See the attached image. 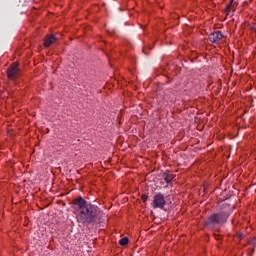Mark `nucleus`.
Returning a JSON list of instances; mask_svg holds the SVG:
<instances>
[{
	"mask_svg": "<svg viewBox=\"0 0 256 256\" xmlns=\"http://www.w3.org/2000/svg\"><path fill=\"white\" fill-rule=\"evenodd\" d=\"M74 205L79 207L76 216L77 222L82 225H89L93 223L97 217V206L86 202L85 199L78 197L74 200Z\"/></svg>",
	"mask_w": 256,
	"mask_h": 256,
	"instance_id": "obj_1",
	"label": "nucleus"
},
{
	"mask_svg": "<svg viewBox=\"0 0 256 256\" xmlns=\"http://www.w3.org/2000/svg\"><path fill=\"white\" fill-rule=\"evenodd\" d=\"M227 217H229V214L225 212H222L220 214H213L207 219L205 225L207 227H215V225L225 223L227 221Z\"/></svg>",
	"mask_w": 256,
	"mask_h": 256,
	"instance_id": "obj_2",
	"label": "nucleus"
},
{
	"mask_svg": "<svg viewBox=\"0 0 256 256\" xmlns=\"http://www.w3.org/2000/svg\"><path fill=\"white\" fill-rule=\"evenodd\" d=\"M152 205L154 209H163V207H165V197L163 196V194L159 193L154 196Z\"/></svg>",
	"mask_w": 256,
	"mask_h": 256,
	"instance_id": "obj_3",
	"label": "nucleus"
},
{
	"mask_svg": "<svg viewBox=\"0 0 256 256\" xmlns=\"http://www.w3.org/2000/svg\"><path fill=\"white\" fill-rule=\"evenodd\" d=\"M19 75V65L18 64H12L10 68L8 69V77L9 79H15Z\"/></svg>",
	"mask_w": 256,
	"mask_h": 256,
	"instance_id": "obj_4",
	"label": "nucleus"
},
{
	"mask_svg": "<svg viewBox=\"0 0 256 256\" xmlns=\"http://www.w3.org/2000/svg\"><path fill=\"white\" fill-rule=\"evenodd\" d=\"M208 39L210 43H219L221 39H223V34L220 31L213 32L209 34Z\"/></svg>",
	"mask_w": 256,
	"mask_h": 256,
	"instance_id": "obj_5",
	"label": "nucleus"
},
{
	"mask_svg": "<svg viewBox=\"0 0 256 256\" xmlns=\"http://www.w3.org/2000/svg\"><path fill=\"white\" fill-rule=\"evenodd\" d=\"M55 41H57V38L55 37V35H47L44 38V47H51V45H53Z\"/></svg>",
	"mask_w": 256,
	"mask_h": 256,
	"instance_id": "obj_6",
	"label": "nucleus"
},
{
	"mask_svg": "<svg viewBox=\"0 0 256 256\" xmlns=\"http://www.w3.org/2000/svg\"><path fill=\"white\" fill-rule=\"evenodd\" d=\"M163 177L166 183H171V181H173V174L171 172H165Z\"/></svg>",
	"mask_w": 256,
	"mask_h": 256,
	"instance_id": "obj_7",
	"label": "nucleus"
},
{
	"mask_svg": "<svg viewBox=\"0 0 256 256\" xmlns=\"http://www.w3.org/2000/svg\"><path fill=\"white\" fill-rule=\"evenodd\" d=\"M231 9H233V0L231 1L230 4L227 5V7L225 9V13H227V15H229V13H231Z\"/></svg>",
	"mask_w": 256,
	"mask_h": 256,
	"instance_id": "obj_8",
	"label": "nucleus"
},
{
	"mask_svg": "<svg viewBox=\"0 0 256 256\" xmlns=\"http://www.w3.org/2000/svg\"><path fill=\"white\" fill-rule=\"evenodd\" d=\"M120 245L125 246L127 243H129V238L124 237L119 241Z\"/></svg>",
	"mask_w": 256,
	"mask_h": 256,
	"instance_id": "obj_9",
	"label": "nucleus"
},
{
	"mask_svg": "<svg viewBox=\"0 0 256 256\" xmlns=\"http://www.w3.org/2000/svg\"><path fill=\"white\" fill-rule=\"evenodd\" d=\"M143 201H147V196H142Z\"/></svg>",
	"mask_w": 256,
	"mask_h": 256,
	"instance_id": "obj_10",
	"label": "nucleus"
}]
</instances>
